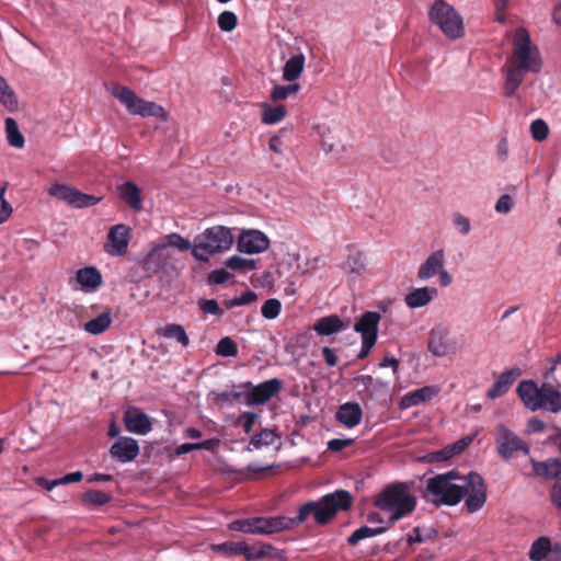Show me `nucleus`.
I'll use <instances>...</instances> for the list:
<instances>
[{"mask_svg":"<svg viewBox=\"0 0 561 561\" xmlns=\"http://www.w3.org/2000/svg\"><path fill=\"white\" fill-rule=\"evenodd\" d=\"M198 306L204 313H209L218 317H221L224 314V310L219 307L217 300L215 299H202L198 301Z\"/></svg>","mask_w":561,"mask_h":561,"instance_id":"3c124183","label":"nucleus"},{"mask_svg":"<svg viewBox=\"0 0 561 561\" xmlns=\"http://www.w3.org/2000/svg\"><path fill=\"white\" fill-rule=\"evenodd\" d=\"M156 333L160 337L175 340L183 347H187L190 345V337L181 324L168 323L164 327L158 328Z\"/></svg>","mask_w":561,"mask_h":561,"instance_id":"b1692460","label":"nucleus"},{"mask_svg":"<svg viewBox=\"0 0 561 561\" xmlns=\"http://www.w3.org/2000/svg\"><path fill=\"white\" fill-rule=\"evenodd\" d=\"M167 241L170 247L176 248L180 251H187V250L192 251V248H193V244L187 239L183 238L179 233H171V234L167 236Z\"/></svg>","mask_w":561,"mask_h":561,"instance_id":"8fccbe9b","label":"nucleus"},{"mask_svg":"<svg viewBox=\"0 0 561 561\" xmlns=\"http://www.w3.org/2000/svg\"><path fill=\"white\" fill-rule=\"evenodd\" d=\"M125 428L134 434L146 435L152 430L150 417L137 407H129L124 412Z\"/></svg>","mask_w":561,"mask_h":561,"instance_id":"4468645a","label":"nucleus"},{"mask_svg":"<svg viewBox=\"0 0 561 561\" xmlns=\"http://www.w3.org/2000/svg\"><path fill=\"white\" fill-rule=\"evenodd\" d=\"M256 420L257 414L254 412L247 411L240 415L239 421L241 422L244 433L250 434L252 432Z\"/></svg>","mask_w":561,"mask_h":561,"instance_id":"5fc2aeb1","label":"nucleus"},{"mask_svg":"<svg viewBox=\"0 0 561 561\" xmlns=\"http://www.w3.org/2000/svg\"><path fill=\"white\" fill-rule=\"evenodd\" d=\"M322 355H323L324 362L330 367L335 366L339 362V358H337L334 350H332L328 346L322 347Z\"/></svg>","mask_w":561,"mask_h":561,"instance_id":"052dcab7","label":"nucleus"},{"mask_svg":"<svg viewBox=\"0 0 561 561\" xmlns=\"http://www.w3.org/2000/svg\"><path fill=\"white\" fill-rule=\"evenodd\" d=\"M347 328L348 323L343 321L337 314L322 317L312 327L313 331L320 336L336 334Z\"/></svg>","mask_w":561,"mask_h":561,"instance_id":"aec40b11","label":"nucleus"},{"mask_svg":"<svg viewBox=\"0 0 561 561\" xmlns=\"http://www.w3.org/2000/svg\"><path fill=\"white\" fill-rule=\"evenodd\" d=\"M451 457H453V455H451L448 446L439 451L430 454V458L432 461H445Z\"/></svg>","mask_w":561,"mask_h":561,"instance_id":"69168bd1","label":"nucleus"},{"mask_svg":"<svg viewBox=\"0 0 561 561\" xmlns=\"http://www.w3.org/2000/svg\"><path fill=\"white\" fill-rule=\"evenodd\" d=\"M210 549L214 552L224 553L227 556L231 554H242L245 556L248 552V545L244 541L234 542V541H226L222 543H213Z\"/></svg>","mask_w":561,"mask_h":561,"instance_id":"473e14b6","label":"nucleus"},{"mask_svg":"<svg viewBox=\"0 0 561 561\" xmlns=\"http://www.w3.org/2000/svg\"><path fill=\"white\" fill-rule=\"evenodd\" d=\"M494 439L499 456L506 461L530 451L527 443L504 424L496 425Z\"/></svg>","mask_w":561,"mask_h":561,"instance_id":"1a4fd4ad","label":"nucleus"},{"mask_svg":"<svg viewBox=\"0 0 561 561\" xmlns=\"http://www.w3.org/2000/svg\"><path fill=\"white\" fill-rule=\"evenodd\" d=\"M377 341H374V340H367V339H362V348H360V352L358 353L357 357L359 359H364L365 357L368 356V354L370 353L371 348L374 347V345L376 344Z\"/></svg>","mask_w":561,"mask_h":561,"instance_id":"e2e57ef3","label":"nucleus"},{"mask_svg":"<svg viewBox=\"0 0 561 561\" xmlns=\"http://www.w3.org/2000/svg\"><path fill=\"white\" fill-rule=\"evenodd\" d=\"M550 552H552L551 540L542 536L533 542L529 550V559L531 561H542L549 558Z\"/></svg>","mask_w":561,"mask_h":561,"instance_id":"c756f323","label":"nucleus"},{"mask_svg":"<svg viewBox=\"0 0 561 561\" xmlns=\"http://www.w3.org/2000/svg\"><path fill=\"white\" fill-rule=\"evenodd\" d=\"M130 237V229L124 224L113 226L107 234V242L104 250L113 256H122L127 252Z\"/></svg>","mask_w":561,"mask_h":561,"instance_id":"ddd939ff","label":"nucleus"},{"mask_svg":"<svg viewBox=\"0 0 561 561\" xmlns=\"http://www.w3.org/2000/svg\"><path fill=\"white\" fill-rule=\"evenodd\" d=\"M514 206V201L511 195L504 194L502 195L496 204H495V210L500 214H507L512 210Z\"/></svg>","mask_w":561,"mask_h":561,"instance_id":"4d7b16f0","label":"nucleus"},{"mask_svg":"<svg viewBox=\"0 0 561 561\" xmlns=\"http://www.w3.org/2000/svg\"><path fill=\"white\" fill-rule=\"evenodd\" d=\"M353 495L346 490H336L317 501H308L300 505L296 517L272 516L257 517V535H273L291 530L305 523L310 516L320 526L328 525L339 512L348 511L353 505Z\"/></svg>","mask_w":561,"mask_h":561,"instance_id":"f03ea898","label":"nucleus"},{"mask_svg":"<svg viewBox=\"0 0 561 561\" xmlns=\"http://www.w3.org/2000/svg\"><path fill=\"white\" fill-rule=\"evenodd\" d=\"M83 478V473L81 471H75L71 473H68L64 476L62 478H59L60 485L67 484V483H75L81 481Z\"/></svg>","mask_w":561,"mask_h":561,"instance_id":"774afa93","label":"nucleus"},{"mask_svg":"<svg viewBox=\"0 0 561 561\" xmlns=\"http://www.w3.org/2000/svg\"><path fill=\"white\" fill-rule=\"evenodd\" d=\"M335 419L347 428L357 426L363 419V410L357 402H346L339 407Z\"/></svg>","mask_w":561,"mask_h":561,"instance_id":"6ab92c4d","label":"nucleus"},{"mask_svg":"<svg viewBox=\"0 0 561 561\" xmlns=\"http://www.w3.org/2000/svg\"><path fill=\"white\" fill-rule=\"evenodd\" d=\"M305 67V56L297 54L291 56L284 65L283 79L289 82L298 79Z\"/></svg>","mask_w":561,"mask_h":561,"instance_id":"cd10ccee","label":"nucleus"},{"mask_svg":"<svg viewBox=\"0 0 561 561\" xmlns=\"http://www.w3.org/2000/svg\"><path fill=\"white\" fill-rule=\"evenodd\" d=\"M257 517L236 519L229 524V529L243 534H256Z\"/></svg>","mask_w":561,"mask_h":561,"instance_id":"ea45409f","label":"nucleus"},{"mask_svg":"<svg viewBox=\"0 0 561 561\" xmlns=\"http://www.w3.org/2000/svg\"><path fill=\"white\" fill-rule=\"evenodd\" d=\"M48 194L58 201L65 202L75 208H84L96 205L101 198L85 194L73 186L55 183L48 188Z\"/></svg>","mask_w":561,"mask_h":561,"instance_id":"9d476101","label":"nucleus"},{"mask_svg":"<svg viewBox=\"0 0 561 561\" xmlns=\"http://www.w3.org/2000/svg\"><path fill=\"white\" fill-rule=\"evenodd\" d=\"M453 224L462 236H467L471 230L469 218L461 214H456L454 216Z\"/></svg>","mask_w":561,"mask_h":561,"instance_id":"6e6d98bb","label":"nucleus"},{"mask_svg":"<svg viewBox=\"0 0 561 561\" xmlns=\"http://www.w3.org/2000/svg\"><path fill=\"white\" fill-rule=\"evenodd\" d=\"M437 289L435 287H421L410 291L404 297V302L411 309H416L428 305L436 296Z\"/></svg>","mask_w":561,"mask_h":561,"instance_id":"5701e85b","label":"nucleus"},{"mask_svg":"<svg viewBox=\"0 0 561 561\" xmlns=\"http://www.w3.org/2000/svg\"><path fill=\"white\" fill-rule=\"evenodd\" d=\"M443 265H445L444 250H436L432 252L417 270L419 279L427 280L436 276V274L442 271Z\"/></svg>","mask_w":561,"mask_h":561,"instance_id":"412c9836","label":"nucleus"},{"mask_svg":"<svg viewBox=\"0 0 561 561\" xmlns=\"http://www.w3.org/2000/svg\"><path fill=\"white\" fill-rule=\"evenodd\" d=\"M380 319V313L376 311H366L355 323L354 330L360 334L362 339L377 341Z\"/></svg>","mask_w":561,"mask_h":561,"instance_id":"a211bd4d","label":"nucleus"},{"mask_svg":"<svg viewBox=\"0 0 561 561\" xmlns=\"http://www.w3.org/2000/svg\"><path fill=\"white\" fill-rule=\"evenodd\" d=\"M352 444H353V439H351V438H346V439L333 438L328 442V449L331 451L337 453V451H342L343 449L351 446Z\"/></svg>","mask_w":561,"mask_h":561,"instance_id":"13d9d810","label":"nucleus"},{"mask_svg":"<svg viewBox=\"0 0 561 561\" xmlns=\"http://www.w3.org/2000/svg\"><path fill=\"white\" fill-rule=\"evenodd\" d=\"M242 397V393L241 392H236V391H222V392H218L217 393V399L222 401V402H233V401H239Z\"/></svg>","mask_w":561,"mask_h":561,"instance_id":"680f3d73","label":"nucleus"},{"mask_svg":"<svg viewBox=\"0 0 561 561\" xmlns=\"http://www.w3.org/2000/svg\"><path fill=\"white\" fill-rule=\"evenodd\" d=\"M112 323V313L107 308L100 316L84 323V330L93 335L105 332Z\"/></svg>","mask_w":561,"mask_h":561,"instance_id":"c85d7f7f","label":"nucleus"},{"mask_svg":"<svg viewBox=\"0 0 561 561\" xmlns=\"http://www.w3.org/2000/svg\"><path fill=\"white\" fill-rule=\"evenodd\" d=\"M416 503L415 495L410 492L409 485L403 482L387 485L374 500V505L377 508L390 513L387 520L389 527L413 513Z\"/></svg>","mask_w":561,"mask_h":561,"instance_id":"20e7f679","label":"nucleus"},{"mask_svg":"<svg viewBox=\"0 0 561 561\" xmlns=\"http://www.w3.org/2000/svg\"><path fill=\"white\" fill-rule=\"evenodd\" d=\"M243 387L251 388V391L247 393L248 404H264L282 391L283 381L278 378H272L257 386H253L248 381L243 383Z\"/></svg>","mask_w":561,"mask_h":561,"instance_id":"9b49d317","label":"nucleus"},{"mask_svg":"<svg viewBox=\"0 0 561 561\" xmlns=\"http://www.w3.org/2000/svg\"><path fill=\"white\" fill-rule=\"evenodd\" d=\"M276 439L277 435L272 430L264 428L251 438L250 446L259 449L264 446L273 445Z\"/></svg>","mask_w":561,"mask_h":561,"instance_id":"58836bf2","label":"nucleus"},{"mask_svg":"<svg viewBox=\"0 0 561 561\" xmlns=\"http://www.w3.org/2000/svg\"><path fill=\"white\" fill-rule=\"evenodd\" d=\"M520 375L522 370L518 367L505 370L496 378L494 383L488 390L486 397L494 400L504 396Z\"/></svg>","mask_w":561,"mask_h":561,"instance_id":"f3484780","label":"nucleus"},{"mask_svg":"<svg viewBox=\"0 0 561 561\" xmlns=\"http://www.w3.org/2000/svg\"><path fill=\"white\" fill-rule=\"evenodd\" d=\"M112 95L117 99L131 115L141 117H156L162 122H167L169 114L165 108L153 102L139 98L131 89L116 84L111 91Z\"/></svg>","mask_w":561,"mask_h":561,"instance_id":"0eeeda50","label":"nucleus"},{"mask_svg":"<svg viewBox=\"0 0 561 561\" xmlns=\"http://www.w3.org/2000/svg\"><path fill=\"white\" fill-rule=\"evenodd\" d=\"M257 295L252 290H247L241 294L239 297H234L232 299H227L224 301V305L227 309L234 308L237 306L250 305L256 301Z\"/></svg>","mask_w":561,"mask_h":561,"instance_id":"49530a36","label":"nucleus"},{"mask_svg":"<svg viewBox=\"0 0 561 561\" xmlns=\"http://www.w3.org/2000/svg\"><path fill=\"white\" fill-rule=\"evenodd\" d=\"M439 389L435 386H425L404 394L400 401L401 409H408L432 400L437 396Z\"/></svg>","mask_w":561,"mask_h":561,"instance_id":"4be33fe9","label":"nucleus"},{"mask_svg":"<svg viewBox=\"0 0 561 561\" xmlns=\"http://www.w3.org/2000/svg\"><path fill=\"white\" fill-rule=\"evenodd\" d=\"M113 459L126 463L135 460L139 455V445L133 437H121L110 448Z\"/></svg>","mask_w":561,"mask_h":561,"instance_id":"2eb2a0df","label":"nucleus"},{"mask_svg":"<svg viewBox=\"0 0 561 561\" xmlns=\"http://www.w3.org/2000/svg\"><path fill=\"white\" fill-rule=\"evenodd\" d=\"M366 268V256L362 251H351L345 263L344 270L347 273L360 275Z\"/></svg>","mask_w":561,"mask_h":561,"instance_id":"7c9ffc66","label":"nucleus"},{"mask_svg":"<svg viewBox=\"0 0 561 561\" xmlns=\"http://www.w3.org/2000/svg\"><path fill=\"white\" fill-rule=\"evenodd\" d=\"M219 444L216 438L206 439L201 443H185L178 446L174 450L175 456H182L193 450H214Z\"/></svg>","mask_w":561,"mask_h":561,"instance_id":"72a5a7b5","label":"nucleus"},{"mask_svg":"<svg viewBox=\"0 0 561 561\" xmlns=\"http://www.w3.org/2000/svg\"><path fill=\"white\" fill-rule=\"evenodd\" d=\"M286 114L287 108L285 105H265L262 112V122L267 125H274L283 121Z\"/></svg>","mask_w":561,"mask_h":561,"instance_id":"f704fd0d","label":"nucleus"},{"mask_svg":"<svg viewBox=\"0 0 561 561\" xmlns=\"http://www.w3.org/2000/svg\"><path fill=\"white\" fill-rule=\"evenodd\" d=\"M280 310L282 304L275 298L267 299L261 308L262 316L268 320L276 319L279 316Z\"/></svg>","mask_w":561,"mask_h":561,"instance_id":"de8ad7c7","label":"nucleus"},{"mask_svg":"<svg viewBox=\"0 0 561 561\" xmlns=\"http://www.w3.org/2000/svg\"><path fill=\"white\" fill-rule=\"evenodd\" d=\"M551 501L558 510H561V479L554 484L552 489Z\"/></svg>","mask_w":561,"mask_h":561,"instance_id":"0e129e2a","label":"nucleus"},{"mask_svg":"<svg viewBox=\"0 0 561 561\" xmlns=\"http://www.w3.org/2000/svg\"><path fill=\"white\" fill-rule=\"evenodd\" d=\"M268 148L277 154L283 153V141L280 137L277 135L272 136L268 140Z\"/></svg>","mask_w":561,"mask_h":561,"instance_id":"338daca9","label":"nucleus"},{"mask_svg":"<svg viewBox=\"0 0 561 561\" xmlns=\"http://www.w3.org/2000/svg\"><path fill=\"white\" fill-rule=\"evenodd\" d=\"M111 500V494L100 490H88L82 494V502L93 506L105 505Z\"/></svg>","mask_w":561,"mask_h":561,"instance_id":"4c0bfd02","label":"nucleus"},{"mask_svg":"<svg viewBox=\"0 0 561 561\" xmlns=\"http://www.w3.org/2000/svg\"><path fill=\"white\" fill-rule=\"evenodd\" d=\"M270 247L267 237L257 230L244 232L238 241V250L243 253H262Z\"/></svg>","mask_w":561,"mask_h":561,"instance_id":"dca6fc26","label":"nucleus"},{"mask_svg":"<svg viewBox=\"0 0 561 561\" xmlns=\"http://www.w3.org/2000/svg\"><path fill=\"white\" fill-rule=\"evenodd\" d=\"M530 133L536 141H543L549 135V126L543 119H536L530 125Z\"/></svg>","mask_w":561,"mask_h":561,"instance_id":"09e8293b","label":"nucleus"},{"mask_svg":"<svg viewBox=\"0 0 561 561\" xmlns=\"http://www.w3.org/2000/svg\"><path fill=\"white\" fill-rule=\"evenodd\" d=\"M0 103L9 111L18 108V100L7 80L0 76Z\"/></svg>","mask_w":561,"mask_h":561,"instance_id":"c9c22d12","label":"nucleus"},{"mask_svg":"<svg viewBox=\"0 0 561 561\" xmlns=\"http://www.w3.org/2000/svg\"><path fill=\"white\" fill-rule=\"evenodd\" d=\"M77 282L85 289L95 290L102 284V275L94 266L83 267L77 272Z\"/></svg>","mask_w":561,"mask_h":561,"instance_id":"a878e982","label":"nucleus"},{"mask_svg":"<svg viewBox=\"0 0 561 561\" xmlns=\"http://www.w3.org/2000/svg\"><path fill=\"white\" fill-rule=\"evenodd\" d=\"M466 496L465 507L469 513L478 512L486 501V485L477 472L460 476L450 470L428 478L423 497L435 506H455Z\"/></svg>","mask_w":561,"mask_h":561,"instance_id":"f257e3e1","label":"nucleus"},{"mask_svg":"<svg viewBox=\"0 0 561 561\" xmlns=\"http://www.w3.org/2000/svg\"><path fill=\"white\" fill-rule=\"evenodd\" d=\"M233 276L224 268L215 270L208 275V283L211 285H221L227 283Z\"/></svg>","mask_w":561,"mask_h":561,"instance_id":"864d4df0","label":"nucleus"},{"mask_svg":"<svg viewBox=\"0 0 561 561\" xmlns=\"http://www.w3.org/2000/svg\"><path fill=\"white\" fill-rule=\"evenodd\" d=\"M218 26L224 32H232L238 25V16L232 11H224L218 15Z\"/></svg>","mask_w":561,"mask_h":561,"instance_id":"a18cd8bd","label":"nucleus"},{"mask_svg":"<svg viewBox=\"0 0 561 561\" xmlns=\"http://www.w3.org/2000/svg\"><path fill=\"white\" fill-rule=\"evenodd\" d=\"M449 330L446 327H435L428 333L427 350L437 357L455 354L457 348L450 342Z\"/></svg>","mask_w":561,"mask_h":561,"instance_id":"f8f14e48","label":"nucleus"},{"mask_svg":"<svg viewBox=\"0 0 561 561\" xmlns=\"http://www.w3.org/2000/svg\"><path fill=\"white\" fill-rule=\"evenodd\" d=\"M4 124L9 145L14 148H22L25 139L19 129L16 121L12 117H7Z\"/></svg>","mask_w":561,"mask_h":561,"instance_id":"2f4dec72","label":"nucleus"},{"mask_svg":"<svg viewBox=\"0 0 561 561\" xmlns=\"http://www.w3.org/2000/svg\"><path fill=\"white\" fill-rule=\"evenodd\" d=\"M8 184L0 187V225L8 220L13 209L9 202L4 198Z\"/></svg>","mask_w":561,"mask_h":561,"instance_id":"603ef678","label":"nucleus"},{"mask_svg":"<svg viewBox=\"0 0 561 561\" xmlns=\"http://www.w3.org/2000/svg\"><path fill=\"white\" fill-rule=\"evenodd\" d=\"M119 197L134 210L142 209L140 188L133 182H125L118 186Z\"/></svg>","mask_w":561,"mask_h":561,"instance_id":"393cba45","label":"nucleus"},{"mask_svg":"<svg viewBox=\"0 0 561 561\" xmlns=\"http://www.w3.org/2000/svg\"><path fill=\"white\" fill-rule=\"evenodd\" d=\"M471 443H472L471 437H465V438L457 440L453 445H449L448 447H449V450H450L453 457L458 454H461Z\"/></svg>","mask_w":561,"mask_h":561,"instance_id":"bf43d9fd","label":"nucleus"},{"mask_svg":"<svg viewBox=\"0 0 561 561\" xmlns=\"http://www.w3.org/2000/svg\"><path fill=\"white\" fill-rule=\"evenodd\" d=\"M275 551V548L270 543H260L257 547L250 548L248 546V552H245V559L251 560H259L266 557H272L273 552Z\"/></svg>","mask_w":561,"mask_h":561,"instance_id":"c03bdc74","label":"nucleus"},{"mask_svg":"<svg viewBox=\"0 0 561 561\" xmlns=\"http://www.w3.org/2000/svg\"><path fill=\"white\" fill-rule=\"evenodd\" d=\"M216 354L222 357H234L238 355V345L231 337H222L216 346Z\"/></svg>","mask_w":561,"mask_h":561,"instance_id":"37998d69","label":"nucleus"},{"mask_svg":"<svg viewBox=\"0 0 561 561\" xmlns=\"http://www.w3.org/2000/svg\"><path fill=\"white\" fill-rule=\"evenodd\" d=\"M534 473L546 479H554L561 474V460L550 459L547 461H536L531 459Z\"/></svg>","mask_w":561,"mask_h":561,"instance_id":"bb28decb","label":"nucleus"},{"mask_svg":"<svg viewBox=\"0 0 561 561\" xmlns=\"http://www.w3.org/2000/svg\"><path fill=\"white\" fill-rule=\"evenodd\" d=\"M226 266L234 270V271H242L248 272L255 268V261L252 259H244L239 255H232L225 262Z\"/></svg>","mask_w":561,"mask_h":561,"instance_id":"a19ab883","label":"nucleus"},{"mask_svg":"<svg viewBox=\"0 0 561 561\" xmlns=\"http://www.w3.org/2000/svg\"><path fill=\"white\" fill-rule=\"evenodd\" d=\"M516 392L524 405L535 412L545 410L551 413L561 411V392L551 383L543 382L540 387L534 380H523Z\"/></svg>","mask_w":561,"mask_h":561,"instance_id":"39448f33","label":"nucleus"},{"mask_svg":"<svg viewBox=\"0 0 561 561\" xmlns=\"http://www.w3.org/2000/svg\"><path fill=\"white\" fill-rule=\"evenodd\" d=\"M428 15L431 22L437 25L448 38L456 39L463 36L462 18L447 2L436 0L430 9Z\"/></svg>","mask_w":561,"mask_h":561,"instance_id":"6e6552de","label":"nucleus"},{"mask_svg":"<svg viewBox=\"0 0 561 561\" xmlns=\"http://www.w3.org/2000/svg\"><path fill=\"white\" fill-rule=\"evenodd\" d=\"M300 90L299 83H290L287 85H274L271 91V99L273 101L286 100L289 95L297 93Z\"/></svg>","mask_w":561,"mask_h":561,"instance_id":"79ce46f5","label":"nucleus"},{"mask_svg":"<svg viewBox=\"0 0 561 561\" xmlns=\"http://www.w3.org/2000/svg\"><path fill=\"white\" fill-rule=\"evenodd\" d=\"M387 530V527L370 528L368 526H362L354 530L347 538L350 546H356L360 540L380 535Z\"/></svg>","mask_w":561,"mask_h":561,"instance_id":"e433bc0d","label":"nucleus"},{"mask_svg":"<svg viewBox=\"0 0 561 561\" xmlns=\"http://www.w3.org/2000/svg\"><path fill=\"white\" fill-rule=\"evenodd\" d=\"M513 45V54L502 69L506 96L515 95L527 72H538L541 67L538 48L531 44L527 30L519 27L515 31Z\"/></svg>","mask_w":561,"mask_h":561,"instance_id":"7ed1b4c3","label":"nucleus"},{"mask_svg":"<svg viewBox=\"0 0 561 561\" xmlns=\"http://www.w3.org/2000/svg\"><path fill=\"white\" fill-rule=\"evenodd\" d=\"M233 243L231 231L224 226L207 228L194 238L192 255L201 262H207L209 255L228 251Z\"/></svg>","mask_w":561,"mask_h":561,"instance_id":"423d86ee","label":"nucleus"}]
</instances>
